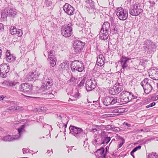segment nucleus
<instances>
[{
  "label": "nucleus",
  "mask_w": 158,
  "mask_h": 158,
  "mask_svg": "<svg viewBox=\"0 0 158 158\" xmlns=\"http://www.w3.org/2000/svg\"><path fill=\"white\" fill-rule=\"evenodd\" d=\"M72 23L69 22L63 26L61 28V32L62 35L65 37H70L72 33Z\"/></svg>",
  "instance_id": "nucleus-1"
},
{
  "label": "nucleus",
  "mask_w": 158,
  "mask_h": 158,
  "mask_svg": "<svg viewBox=\"0 0 158 158\" xmlns=\"http://www.w3.org/2000/svg\"><path fill=\"white\" fill-rule=\"evenodd\" d=\"M143 12L141 5L139 3H135L130 6L129 9L130 14L133 16H137Z\"/></svg>",
  "instance_id": "nucleus-2"
},
{
  "label": "nucleus",
  "mask_w": 158,
  "mask_h": 158,
  "mask_svg": "<svg viewBox=\"0 0 158 158\" xmlns=\"http://www.w3.org/2000/svg\"><path fill=\"white\" fill-rule=\"evenodd\" d=\"M85 43L78 40H75L73 42V51L74 54H77L81 52L83 50Z\"/></svg>",
  "instance_id": "nucleus-3"
},
{
  "label": "nucleus",
  "mask_w": 158,
  "mask_h": 158,
  "mask_svg": "<svg viewBox=\"0 0 158 158\" xmlns=\"http://www.w3.org/2000/svg\"><path fill=\"white\" fill-rule=\"evenodd\" d=\"M71 68L73 72L77 71L79 72H81L84 69V67L82 61L76 60L71 63Z\"/></svg>",
  "instance_id": "nucleus-4"
},
{
  "label": "nucleus",
  "mask_w": 158,
  "mask_h": 158,
  "mask_svg": "<svg viewBox=\"0 0 158 158\" xmlns=\"http://www.w3.org/2000/svg\"><path fill=\"white\" fill-rule=\"evenodd\" d=\"M70 133L74 135L76 137L78 138H80L84 133L83 130L81 128L70 125L69 127Z\"/></svg>",
  "instance_id": "nucleus-5"
},
{
  "label": "nucleus",
  "mask_w": 158,
  "mask_h": 158,
  "mask_svg": "<svg viewBox=\"0 0 158 158\" xmlns=\"http://www.w3.org/2000/svg\"><path fill=\"white\" fill-rule=\"evenodd\" d=\"M116 13L120 20H125L128 17V10L122 7H118L116 10Z\"/></svg>",
  "instance_id": "nucleus-6"
},
{
  "label": "nucleus",
  "mask_w": 158,
  "mask_h": 158,
  "mask_svg": "<svg viewBox=\"0 0 158 158\" xmlns=\"http://www.w3.org/2000/svg\"><path fill=\"white\" fill-rule=\"evenodd\" d=\"M102 100L103 104L106 106L114 105L117 102H119V100L117 99V97H106L103 98Z\"/></svg>",
  "instance_id": "nucleus-7"
},
{
  "label": "nucleus",
  "mask_w": 158,
  "mask_h": 158,
  "mask_svg": "<svg viewBox=\"0 0 158 158\" xmlns=\"http://www.w3.org/2000/svg\"><path fill=\"white\" fill-rule=\"evenodd\" d=\"M131 58L125 56H123L120 58L119 62L122 67L121 69V72L122 73H124V71L127 69L128 66L127 64L129 60H130Z\"/></svg>",
  "instance_id": "nucleus-8"
},
{
  "label": "nucleus",
  "mask_w": 158,
  "mask_h": 158,
  "mask_svg": "<svg viewBox=\"0 0 158 158\" xmlns=\"http://www.w3.org/2000/svg\"><path fill=\"white\" fill-rule=\"evenodd\" d=\"M32 85L28 83L22 84L19 86V90L24 93L28 94L32 90Z\"/></svg>",
  "instance_id": "nucleus-9"
},
{
  "label": "nucleus",
  "mask_w": 158,
  "mask_h": 158,
  "mask_svg": "<svg viewBox=\"0 0 158 158\" xmlns=\"http://www.w3.org/2000/svg\"><path fill=\"white\" fill-rule=\"evenodd\" d=\"M123 85L119 83L116 84L115 86L111 88L109 91L110 94L115 95L118 94L123 89Z\"/></svg>",
  "instance_id": "nucleus-10"
},
{
  "label": "nucleus",
  "mask_w": 158,
  "mask_h": 158,
  "mask_svg": "<svg viewBox=\"0 0 158 158\" xmlns=\"http://www.w3.org/2000/svg\"><path fill=\"white\" fill-rule=\"evenodd\" d=\"M9 70L10 67L8 65L5 64H1L0 65V76L3 78L6 77Z\"/></svg>",
  "instance_id": "nucleus-11"
},
{
  "label": "nucleus",
  "mask_w": 158,
  "mask_h": 158,
  "mask_svg": "<svg viewBox=\"0 0 158 158\" xmlns=\"http://www.w3.org/2000/svg\"><path fill=\"white\" fill-rule=\"evenodd\" d=\"M96 85V82L94 79L88 80L86 82L85 87L88 92L91 91L94 89Z\"/></svg>",
  "instance_id": "nucleus-12"
},
{
  "label": "nucleus",
  "mask_w": 158,
  "mask_h": 158,
  "mask_svg": "<svg viewBox=\"0 0 158 158\" xmlns=\"http://www.w3.org/2000/svg\"><path fill=\"white\" fill-rule=\"evenodd\" d=\"M63 10L66 13L70 16L73 15L75 13L74 8L68 3H66L64 6Z\"/></svg>",
  "instance_id": "nucleus-13"
},
{
  "label": "nucleus",
  "mask_w": 158,
  "mask_h": 158,
  "mask_svg": "<svg viewBox=\"0 0 158 158\" xmlns=\"http://www.w3.org/2000/svg\"><path fill=\"white\" fill-rule=\"evenodd\" d=\"M109 132L104 131L101 133V144H107L110 140V137L108 136Z\"/></svg>",
  "instance_id": "nucleus-14"
},
{
  "label": "nucleus",
  "mask_w": 158,
  "mask_h": 158,
  "mask_svg": "<svg viewBox=\"0 0 158 158\" xmlns=\"http://www.w3.org/2000/svg\"><path fill=\"white\" fill-rule=\"evenodd\" d=\"M48 60L50 62V64L52 67H54L56 64V59L54 55V53L53 51H50L48 52Z\"/></svg>",
  "instance_id": "nucleus-15"
},
{
  "label": "nucleus",
  "mask_w": 158,
  "mask_h": 158,
  "mask_svg": "<svg viewBox=\"0 0 158 158\" xmlns=\"http://www.w3.org/2000/svg\"><path fill=\"white\" fill-rule=\"evenodd\" d=\"M39 75L40 74L36 72L29 73L25 79L28 81H34L38 79Z\"/></svg>",
  "instance_id": "nucleus-16"
},
{
  "label": "nucleus",
  "mask_w": 158,
  "mask_h": 158,
  "mask_svg": "<svg viewBox=\"0 0 158 158\" xmlns=\"http://www.w3.org/2000/svg\"><path fill=\"white\" fill-rule=\"evenodd\" d=\"M10 32L12 35H17L18 37L21 36L23 35V32L21 29L18 30L15 26H11L10 27Z\"/></svg>",
  "instance_id": "nucleus-17"
},
{
  "label": "nucleus",
  "mask_w": 158,
  "mask_h": 158,
  "mask_svg": "<svg viewBox=\"0 0 158 158\" xmlns=\"http://www.w3.org/2000/svg\"><path fill=\"white\" fill-rule=\"evenodd\" d=\"M45 83L44 84L43 86V89L44 90L49 89L53 85V80L50 78H48Z\"/></svg>",
  "instance_id": "nucleus-18"
},
{
  "label": "nucleus",
  "mask_w": 158,
  "mask_h": 158,
  "mask_svg": "<svg viewBox=\"0 0 158 158\" xmlns=\"http://www.w3.org/2000/svg\"><path fill=\"white\" fill-rule=\"evenodd\" d=\"M95 154L96 158H106V154L104 153V149L103 148L97 150Z\"/></svg>",
  "instance_id": "nucleus-19"
},
{
  "label": "nucleus",
  "mask_w": 158,
  "mask_h": 158,
  "mask_svg": "<svg viewBox=\"0 0 158 158\" xmlns=\"http://www.w3.org/2000/svg\"><path fill=\"white\" fill-rule=\"evenodd\" d=\"M109 36V32L101 29L99 33V37L100 39L105 40L107 39Z\"/></svg>",
  "instance_id": "nucleus-20"
},
{
  "label": "nucleus",
  "mask_w": 158,
  "mask_h": 158,
  "mask_svg": "<svg viewBox=\"0 0 158 158\" xmlns=\"http://www.w3.org/2000/svg\"><path fill=\"white\" fill-rule=\"evenodd\" d=\"M105 60V58L104 56L102 54L99 55L97 57L96 64L99 66H102L104 64Z\"/></svg>",
  "instance_id": "nucleus-21"
},
{
  "label": "nucleus",
  "mask_w": 158,
  "mask_h": 158,
  "mask_svg": "<svg viewBox=\"0 0 158 158\" xmlns=\"http://www.w3.org/2000/svg\"><path fill=\"white\" fill-rule=\"evenodd\" d=\"M15 57L10 53V51L7 50L6 52V60L9 62L13 61L15 60Z\"/></svg>",
  "instance_id": "nucleus-22"
},
{
  "label": "nucleus",
  "mask_w": 158,
  "mask_h": 158,
  "mask_svg": "<svg viewBox=\"0 0 158 158\" xmlns=\"http://www.w3.org/2000/svg\"><path fill=\"white\" fill-rule=\"evenodd\" d=\"M126 109L123 108L119 107L118 108L115 109L113 110V113H114V115H118L126 112Z\"/></svg>",
  "instance_id": "nucleus-23"
},
{
  "label": "nucleus",
  "mask_w": 158,
  "mask_h": 158,
  "mask_svg": "<svg viewBox=\"0 0 158 158\" xmlns=\"http://www.w3.org/2000/svg\"><path fill=\"white\" fill-rule=\"evenodd\" d=\"M7 8L9 15L12 17H14L17 14L16 9L9 6L7 7Z\"/></svg>",
  "instance_id": "nucleus-24"
},
{
  "label": "nucleus",
  "mask_w": 158,
  "mask_h": 158,
  "mask_svg": "<svg viewBox=\"0 0 158 158\" xmlns=\"http://www.w3.org/2000/svg\"><path fill=\"white\" fill-rule=\"evenodd\" d=\"M18 139L16 137H15V135L11 136L10 135H7L4 136L2 140L4 141H12L17 139Z\"/></svg>",
  "instance_id": "nucleus-25"
},
{
  "label": "nucleus",
  "mask_w": 158,
  "mask_h": 158,
  "mask_svg": "<svg viewBox=\"0 0 158 158\" xmlns=\"http://www.w3.org/2000/svg\"><path fill=\"white\" fill-rule=\"evenodd\" d=\"M85 2L86 6L87 8L89 10L94 9V2L92 0H86Z\"/></svg>",
  "instance_id": "nucleus-26"
},
{
  "label": "nucleus",
  "mask_w": 158,
  "mask_h": 158,
  "mask_svg": "<svg viewBox=\"0 0 158 158\" xmlns=\"http://www.w3.org/2000/svg\"><path fill=\"white\" fill-rule=\"evenodd\" d=\"M25 127V125H23L18 129V133L17 135H15V136L18 139L20 137L22 133L25 131L24 129Z\"/></svg>",
  "instance_id": "nucleus-27"
},
{
  "label": "nucleus",
  "mask_w": 158,
  "mask_h": 158,
  "mask_svg": "<svg viewBox=\"0 0 158 158\" xmlns=\"http://www.w3.org/2000/svg\"><path fill=\"white\" fill-rule=\"evenodd\" d=\"M149 76L152 79L154 80H158V69L153 70L152 73Z\"/></svg>",
  "instance_id": "nucleus-28"
},
{
  "label": "nucleus",
  "mask_w": 158,
  "mask_h": 158,
  "mask_svg": "<svg viewBox=\"0 0 158 158\" xmlns=\"http://www.w3.org/2000/svg\"><path fill=\"white\" fill-rule=\"evenodd\" d=\"M143 87L144 89V92L147 94H148L152 89V87L150 85V83Z\"/></svg>",
  "instance_id": "nucleus-29"
},
{
  "label": "nucleus",
  "mask_w": 158,
  "mask_h": 158,
  "mask_svg": "<svg viewBox=\"0 0 158 158\" xmlns=\"http://www.w3.org/2000/svg\"><path fill=\"white\" fill-rule=\"evenodd\" d=\"M3 84L7 86H14L19 85V82L16 81L10 82L8 81H4Z\"/></svg>",
  "instance_id": "nucleus-30"
},
{
  "label": "nucleus",
  "mask_w": 158,
  "mask_h": 158,
  "mask_svg": "<svg viewBox=\"0 0 158 158\" xmlns=\"http://www.w3.org/2000/svg\"><path fill=\"white\" fill-rule=\"evenodd\" d=\"M110 24L108 22H105L103 24L101 29L104 30L106 31L109 32Z\"/></svg>",
  "instance_id": "nucleus-31"
},
{
  "label": "nucleus",
  "mask_w": 158,
  "mask_h": 158,
  "mask_svg": "<svg viewBox=\"0 0 158 158\" xmlns=\"http://www.w3.org/2000/svg\"><path fill=\"white\" fill-rule=\"evenodd\" d=\"M128 93V92L126 91H123L120 94V98L118 99L119 100V102L118 103H120V102L123 99L125 98L127 96V94Z\"/></svg>",
  "instance_id": "nucleus-32"
},
{
  "label": "nucleus",
  "mask_w": 158,
  "mask_h": 158,
  "mask_svg": "<svg viewBox=\"0 0 158 158\" xmlns=\"http://www.w3.org/2000/svg\"><path fill=\"white\" fill-rule=\"evenodd\" d=\"M77 78L74 77L73 75L71 74L70 78L68 81L69 83L71 85H75L77 82Z\"/></svg>",
  "instance_id": "nucleus-33"
},
{
  "label": "nucleus",
  "mask_w": 158,
  "mask_h": 158,
  "mask_svg": "<svg viewBox=\"0 0 158 158\" xmlns=\"http://www.w3.org/2000/svg\"><path fill=\"white\" fill-rule=\"evenodd\" d=\"M57 124L59 128L61 129L62 131H66L67 123H64L63 122H58V123H57Z\"/></svg>",
  "instance_id": "nucleus-34"
},
{
  "label": "nucleus",
  "mask_w": 158,
  "mask_h": 158,
  "mask_svg": "<svg viewBox=\"0 0 158 158\" xmlns=\"http://www.w3.org/2000/svg\"><path fill=\"white\" fill-rule=\"evenodd\" d=\"M7 7L2 10L1 12V17L3 19L6 18L9 15Z\"/></svg>",
  "instance_id": "nucleus-35"
},
{
  "label": "nucleus",
  "mask_w": 158,
  "mask_h": 158,
  "mask_svg": "<svg viewBox=\"0 0 158 158\" xmlns=\"http://www.w3.org/2000/svg\"><path fill=\"white\" fill-rule=\"evenodd\" d=\"M69 63H67V62H63L61 64L59 65L60 68L62 69L66 70L69 68Z\"/></svg>",
  "instance_id": "nucleus-36"
},
{
  "label": "nucleus",
  "mask_w": 158,
  "mask_h": 158,
  "mask_svg": "<svg viewBox=\"0 0 158 158\" xmlns=\"http://www.w3.org/2000/svg\"><path fill=\"white\" fill-rule=\"evenodd\" d=\"M48 110V109L47 107L45 106L40 107L38 108L35 109L34 111L35 112L37 111L39 112H45Z\"/></svg>",
  "instance_id": "nucleus-37"
},
{
  "label": "nucleus",
  "mask_w": 158,
  "mask_h": 158,
  "mask_svg": "<svg viewBox=\"0 0 158 158\" xmlns=\"http://www.w3.org/2000/svg\"><path fill=\"white\" fill-rule=\"evenodd\" d=\"M150 43L148 44V45H150V52L151 53L153 52L154 50L156 49V44L155 43H154L151 41H150Z\"/></svg>",
  "instance_id": "nucleus-38"
},
{
  "label": "nucleus",
  "mask_w": 158,
  "mask_h": 158,
  "mask_svg": "<svg viewBox=\"0 0 158 158\" xmlns=\"http://www.w3.org/2000/svg\"><path fill=\"white\" fill-rule=\"evenodd\" d=\"M150 43V41H146L144 44L143 48L145 50H147V51H148L150 53H151L150 47L151 45H150L148 44Z\"/></svg>",
  "instance_id": "nucleus-39"
},
{
  "label": "nucleus",
  "mask_w": 158,
  "mask_h": 158,
  "mask_svg": "<svg viewBox=\"0 0 158 158\" xmlns=\"http://www.w3.org/2000/svg\"><path fill=\"white\" fill-rule=\"evenodd\" d=\"M68 94L69 95L71 94V96L75 98L76 99L78 98L80 95V94L79 93V91L77 89H75V94H73V93L72 94H69V93H68Z\"/></svg>",
  "instance_id": "nucleus-40"
},
{
  "label": "nucleus",
  "mask_w": 158,
  "mask_h": 158,
  "mask_svg": "<svg viewBox=\"0 0 158 158\" xmlns=\"http://www.w3.org/2000/svg\"><path fill=\"white\" fill-rule=\"evenodd\" d=\"M149 80L148 78H145L141 82L140 84L143 87H144L148 84H149Z\"/></svg>",
  "instance_id": "nucleus-41"
},
{
  "label": "nucleus",
  "mask_w": 158,
  "mask_h": 158,
  "mask_svg": "<svg viewBox=\"0 0 158 158\" xmlns=\"http://www.w3.org/2000/svg\"><path fill=\"white\" fill-rule=\"evenodd\" d=\"M85 77L83 78V79L81 80L80 83L77 85V88L78 89H81V87L83 86L85 82Z\"/></svg>",
  "instance_id": "nucleus-42"
},
{
  "label": "nucleus",
  "mask_w": 158,
  "mask_h": 158,
  "mask_svg": "<svg viewBox=\"0 0 158 158\" xmlns=\"http://www.w3.org/2000/svg\"><path fill=\"white\" fill-rule=\"evenodd\" d=\"M148 158H158V156L156 153L152 152L149 154Z\"/></svg>",
  "instance_id": "nucleus-43"
},
{
  "label": "nucleus",
  "mask_w": 158,
  "mask_h": 158,
  "mask_svg": "<svg viewBox=\"0 0 158 158\" xmlns=\"http://www.w3.org/2000/svg\"><path fill=\"white\" fill-rule=\"evenodd\" d=\"M128 95H129V96H128L129 97V98H130V100H131L132 99L136 98H137L136 96L134 95L131 92H129L127 94Z\"/></svg>",
  "instance_id": "nucleus-44"
},
{
  "label": "nucleus",
  "mask_w": 158,
  "mask_h": 158,
  "mask_svg": "<svg viewBox=\"0 0 158 158\" xmlns=\"http://www.w3.org/2000/svg\"><path fill=\"white\" fill-rule=\"evenodd\" d=\"M130 101L129 97L128 96H127L125 98L123 99L120 102L123 103V104H126L128 102H129Z\"/></svg>",
  "instance_id": "nucleus-45"
},
{
  "label": "nucleus",
  "mask_w": 158,
  "mask_h": 158,
  "mask_svg": "<svg viewBox=\"0 0 158 158\" xmlns=\"http://www.w3.org/2000/svg\"><path fill=\"white\" fill-rule=\"evenodd\" d=\"M99 139L95 138L93 140L92 143L94 145H97L98 144H100V143L99 142Z\"/></svg>",
  "instance_id": "nucleus-46"
},
{
  "label": "nucleus",
  "mask_w": 158,
  "mask_h": 158,
  "mask_svg": "<svg viewBox=\"0 0 158 158\" xmlns=\"http://www.w3.org/2000/svg\"><path fill=\"white\" fill-rule=\"evenodd\" d=\"M28 149V148H23L22 149L23 154L31 153V152L29 151L30 150Z\"/></svg>",
  "instance_id": "nucleus-47"
},
{
  "label": "nucleus",
  "mask_w": 158,
  "mask_h": 158,
  "mask_svg": "<svg viewBox=\"0 0 158 158\" xmlns=\"http://www.w3.org/2000/svg\"><path fill=\"white\" fill-rule=\"evenodd\" d=\"M57 121V123H58V122H62V118L61 116L60 115H59V116H57L56 117V119Z\"/></svg>",
  "instance_id": "nucleus-48"
},
{
  "label": "nucleus",
  "mask_w": 158,
  "mask_h": 158,
  "mask_svg": "<svg viewBox=\"0 0 158 158\" xmlns=\"http://www.w3.org/2000/svg\"><path fill=\"white\" fill-rule=\"evenodd\" d=\"M16 106H12L8 108L7 110V111H11L14 110H15Z\"/></svg>",
  "instance_id": "nucleus-49"
},
{
  "label": "nucleus",
  "mask_w": 158,
  "mask_h": 158,
  "mask_svg": "<svg viewBox=\"0 0 158 158\" xmlns=\"http://www.w3.org/2000/svg\"><path fill=\"white\" fill-rule=\"evenodd\" d=\"M45 3L46 5L48 7L51 5L52 4V2L48 0H46L45 2Z\"/></svg>",
  "instance_id": "nucleus-50"
},
{
  "label": "nucleus",
  "mask_w": 158,
  "mask_h": 158,
  "mask_svg": "<svg viewBox=\"0 0 158 158\" xmlns=\"http://www.w3.org/2000/svg\"><path fill=\"white\" fill-rule=\"evenodd\" d=\"M118 29L116 27L114 28L113 29L111 30V33L113 34H116L117 33Z\"/></svg>",
  "instance_id": "nucleus-51"
},
{
  "label": "nucleus",
  "mask_w": 158,
  "mask_h": 158,
  "mask_svg": "<svg viewBox=\"0 0 158 158\" xmlns=\"http://www.w3.org/2000/svg\"><path fill=\"white\" fill-rule=\"evenodd\" d=\"M156 105V103L155 102H153L150 104H149V105H147L146 106V107L147 108H148L149 107H152L154 106H155Z\"/></svg>",
  "instance_id": "nucleus-52"
},
{
  "label": "nucleus",
  "mask_w": 158,
  "mask_h": 158,
  "mask_svg": "<svg viewBox=\"0 0 158 158\" xmlns=\"http://www.w3.org/2000/svg\"><path fill=\"white\" fill-rule=\"evenodd\" d=\"M4 30V27L2 23H0V33L3 32Z\"/></svg>",
  "instance_id": "nucleus-53"
},
{
  "label": "nucleus",
  "mask_w": 158,
  "mask_h": 158,
  "mask_svg": "<svg viewBox=\"0 0 158 158\" xmlns=\"http://www.w3.org/2000/svg\"><path fill=\"white\" fill-rule=\"evenodd\" d=\"M53 153L52 150V149L51 150H48L46 152V153L48 155V156H50Z\"/></svg>",
  "instance_id": "nucleus-54"
},
{
  "label": "nucleus",
  "mask_w": 158,
  "mask_h": 158,
  "mask_svg": "<svg viewBox=\"0 0 158 158\" xmlns=\"http://www.w3.org/2000/svg\"><path fill=\"white\" fill-rule=\"evenodd\" d=\"M112 130L115 131H119L120 129L119 127H112Z\"/></svg>",
  "instance_id": "nucleus-55"
},
{
  "label": "nucleus",
  "mask_w": 158,
  "mask_h": 158,
  "mask_svg": "<svg viewBox=\"0 0 158 158\" xmlns=\"http://www.w3.org/2000/svg\"><path fill=\"white\" fill-rule=\"evenodd\" d=\"M24 110L23 107L20 106H16L15 110H17L22 111Z\"/></svg>",
  "instance_id": "nucleus-56"
},
{
  "label": "nucleus",
  "mask_w": 158,
  "mask_h": 158,
  "mask_svg": "<svg viewBox=\"0 0 158 158\" xmlns=\"http://www.w3.org/2000/svg\"><path fill=\"white\" fill-rule=\"evenodd\" d=\"M105 128L107 130H112V126L110 125H108L106 126Z\"/></svg>",
  "instance_id": "nucleus-57"
},
{
  "label": "nucleus",
  "mask_w": 158,
  "mask_h": 158,
  "mask_svg": "<svg viewBox=\"0 0 158 158\" xmlns=\"http://www.w3.org/2000/svg\"><path fill=\"white\" fill-rule=\"evenodd\" d=\"M124 141H125L124 140H123L122 142H121V143H120V144H119V148L121 147L123 145L124 143Z\"/></svg>",
  "instance_id": "nucleus-58"
},
{
  "label": "nucleus",
  "mask_w": 158,
  "mask_h": 158,
  "mask_svg": "<svg viewBox=\"0 0 158 158\" xmlns=\"http://www.w3.org/2000/svg\"><path fill=\"white\" fill-rule=\"evenodd\" d=\"M137 150L136 148L135 147L131 151V153H134L135 152L137 151Z\"/></svg>",
  "instance_id": "nucleus-59"
},
{
  "label": "nucleus",
  "mask_w": 158,
  "mask_h": 158,
  "mask_svg": "<svg viewBox=\"0 0 158 158\" xmlns=\"http://www.w3.org/2000/svg\"><path fill=\"white\" fill-rule=\"evenodd\" d=\"M5 97L3 95L0 96V100H2Z\"/></svg>",
  "instance_id": "nucleus-60"
},
{
  "label": "nucleus",
  "mask_w": 158,
  "mask_h": 158,
  "mask_svg": "<svg viewBox=\"0 0 158 158\" xmlns=\"http://www.w3.org/2000/svg\"><path fill=\"white\" fill-rule=\"evenodd\" d=\"M141 146L139 145V146H138L136 147L135 148H136L138 150L139 149H140L141 148Z\"/></svg>",
  "instance_id": "nucleus-61"
},
{
  "label": "nucleus",
  "mask_w": 158,
  "mask_h": 158,
  "mask_svg": "<svg viewBox=\"0 0 158 158\" xmlns=\"http://www.w3.org/2000/svg\"><path fill=\"white\" fill-rule=\"evenodd\" d=\"M125 124L126 126H128V127H130L131 126V125L127 123H125Z\"/></svg>",
  "instance_id": "nucleus-62"
},
{
  "label": "nucleus",
  "mask_w": 158,
  "mask_h": 158,
  "mask_svg": "<svg viewBox=\"0 0 158 158\" xmlns=\"http://www.w3.org/2000/svg\"><path fill=\"white\" fill-rule=\"evenodd\" d=\"M155 100H158V95L155 97Z\"/></svg>",
  "instance_id": "nucleus-63"
},
{
  "label": "nucleus",
  "mask_w": 158,
  "mask_h": 158,
  "mask_svg": "<svg viewBox=\"0 0 158 158\" xmlns=\"http://www.w3.org/2000/svg\"><path fill=\"white\" fill-rule=\"evenodd\" d=\"M133 153H131V155L134 158V156L133 155Z\"/></svg>",
  "instance_id": "nucleus-64"
}]
</instances>
